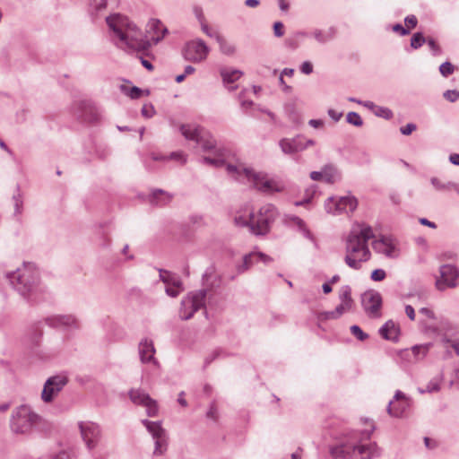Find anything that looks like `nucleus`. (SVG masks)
Here are the masks:
<instances>
[{
	"instance_id": "nucleus-46",
	"label": "nucleus",
	"mask_w": 459,
	"mask_h": 459,
	"mask_svg": "<svg viewBox=\"0 0 459 459\" xmlns=\"http://www.w3.org/2000/svg\"><path fill=\"white\" fill-rule=\"evenodd\" d=\"M439 385H440V379L435 378L431 380L429 385H427L426 391L427 392H437L439 390ZM420 392H425V390H421Z\"/></svg>"
},
{
	"instance_id": "nucleus-59",
	"label": "nucleus",
	"mask_w": 459,
	"mask_h": 459,
	"mask_svg": "<svg viewBox=\"0 0 459 459\" xmlns=\"http://www.w3.org/2000/svg\"><path fill=\"white\" fill-rule=\"evenodd\" d=\"M170 159L179 160L182 163H184L186 161V160L183 156V153H181V152L172 153L170 156Z\"/></svg>"
},
{
	"instance_id": "nucleus-56",
	"label": "nucleus",
	"mask_w": 459,
	"mask_h": 459,
	"mask_svg": "<svg viewBox=\"0 0 459 459\" xmlns=\"http://www.w3.org/2000/svg\"><path fill=\"white\" fill-rule=\"evenodd\" d=\"M405 313L407 315V316L411 319V320H414L415 319V311H414V308L410 306V305H407L405 307Z\"/></svg>"
},
{
	"instance_id": "nucleus-50",
	"label": "nucleus",
	"mask_w": 459,
	"mask_h": 459,
	"mask_svg": "<svg viewBox=\"0 0 459 459\" xmlns=\"http://www.w3.org/2000/svg\"><path fill=\"white\" fill-rule=\"evenodd\" d=\"M416 129V126L414 124H408L405 126L400 128V131L404 135L411 134Z\"/></svg>"
},
{
	"instance_id": "nucleus-51",
	"label": "nucleus",
	"mask_w": 459,
	"mask_h": 459,
	"mask_svg": "<svg viewBox=\"0 0 459 459\" xmlns=\"http://www.w3.org/2000/svg\"><path fill=\"white\" fill-rule=\"evenodd\" d=\"M107 0H92L91 5L97 10H102L106 7Z\"/></svg>"
},
{
	"instance_id": "nucleus-23",
	"label": "nucleus",
	"mask_w": 459,
	"mask_h": 459,
	"mask_svg": "<svg viewBox=\"0 0 459 459\" xmlns=\"http://www.w3.org/2000/svg\"><path fill=\"white\" fill-rule=\"evenodd\" d=\"M139 353L142 362H152L157 365L158 362L154 359L155 348L152 340L143 339L139 345Z\"/></svg>"
},
{
	"instance_id": "nucleus-29",
	"label": "nucleus",
	"mask_w": 459,
	"mask_h": 459,
	"mask_svg": "<svg viewBox=\"0 0 459 459\" xmlns=\"http://www.w3.org/2000/svg\"><path fill=\"white\" fill-rule=\"evenodd\" d=\"M214 37L217 42L220 45L221 51L225 55H233L235 52V47L233 44L229 42L226 39H224L221 35H220L216 31L212 30V36Z\"/></svg>"
},
{
	"instance_id": "nucleus-55",
	"label": "nucleus",
	"mask_w": 459,
	"mask_h": 459,
	"mask_svg": "<svg viewBox=\"0 0 459 459\" xmlns=\"http://www.w3.org/2000/svg\"><path fill=\"white\" fill-rule=\"evenodd\" d=\"M301 71L306 74H309L313 71L312 64L309 62H304L301 65Z\"/></svg>"
},
{
	"instance_id": "nucleus-57",
	"label": "nucleus",
	"mask_w": 459,
	"mask_h": 459,
	"mask_svg": "<svg viewBox=\"0 0 459 459\" xmlns=\"http://www.w3.org/2000/svg\"><path fill=\"white\" fill-rule=\"evenodd\" d=\"M394 30L400 32L402 35H406L409 33V30L404 29L402 25L396 24L394 26Z\"/></svg>"
},
{
	"instance_id": "nucleus-18",
	"label": "nucleus",
	"mask_w": 459,
	"mask_h": 459,
	"mask_svg": "<svg viewBox=\"0 0 459 459\" xmlns=\"http://www.w3.org/2000/svg\"><path fill=\"white\" fill-rule=\"evenodd\" d=\"M410 403L405 395L397 391L394 398L389 403L388 412L394 417H402L409 408Z\"/></svg>"
},
{
	"instance_id": "nucleus-4",
	"label": "nucleus",
	"mask_w": 459,
	"mask_h": 459,
	"mask_svg": "<svg viewBox=\"0 0 459 459\" xmlns=\"http://www.w3.org/2000/svg\"><path fill=\"white\" fill-rule=\"evenodd\" d=\"M370 429H366L361 433L359 444L355 445L354 442L341 443L333 446L330 450V454L333 459H351L352 455L358 451L360 455V459H371L379 455V450L377 445L361 444L363 440L369 438L370 434L373 430L372 424H369Z\"/></svg>"
},
{
	"instance_id": "nucleus-35",
	"label": "nucleus",
	"mask_w": 459,
	"mask_h": 459,
	"mask_svg": "<svg viewBox=\"0 0 459 459\" xmlns=\"http://www.w3.org/2000/svg\"><path fill=\"white\" fill-rule=\"evenodd\" d=\"M121 91L129 96L131 99H138L141 97L142 90L134 86V87H128L126 85H121Z\"/></svg>"
},
{
	"instance_id": "nucleus-11",
	"label": "nucleus",
	"mask_w": 459,
	"mask_h": 459,
	"mask_svg": "<svg viewBox=\"0 0 459 459\" xmlns=\"http://www.w3.org/2000/svg\"><path fill=\"white\" fill-rule=\"evenodd\" d=\"M11 428L14 433L29 431V406L22 404L16 409L11 420Z\"/></svg>"
},
{
	"instance_id": "nucleus-43",
	"label": "nucleus",
	"mask_w": 459,
	"mask_h": 459,
	"mask_svg": "<svg viewBox=\"0 0 459 459\" xmlns=\"http://www.w3.org/2000/svg\"><path fill=\"white\" fill-rule=\"evenodd\" d=\"M351 332L356 338L360 341H364L368 338V335L358 325H352L351 327Z\"/></svg>"
},
{
	"instance_id": "nucleus-27",
	"label": "nucleus",
	"mask_w": 459,
	"mask_h": 459,
	"mask_svg": "<svg viewBox=\"0 0 459 459\" xmlns=\"http://www.w3.org/2000/svg\"><path fill=\"white\" fill-rule=\"evenodd\" d=\"M179 130L186 139L199 142V136L204 129L195 125H181Z\"/></svg>"
},
{
	"instance_id": "nucleus-61",
	"label": "nucleus",
	"mask_w": 459,
	"mask_h": 459,
	"mask_svg": "<svg viewBox=\"0 0 459 459\" xmlns=\"http://www.w3.org/2000/svg\"><path fill=\"white\" fill-rule=\"evenodd\" d=\"M450 161L455 165H459V154L454 153L449 157Z\"/></svg>"
},
{
	"instance_id": "nucleus-22",
	"label": "nucleus",
	"mask_w": 459,
	"mask_h": 459,
	"mask_svg": "<svg viewBox=\"0 0 459 459\" xmlns=\"http://www.w3.org/2000/svg\"><path fill=\"white\" fill-rule=\"evenodd\" d=\"M429 347L430 344L415 345L411 349L403 350L401 356L408 362H416L425 358L429 352Z\"/></svg>"
},
{
	"instance_id": "nucleus-28",
	"label": "nucleus",
	"mask_w": 459,
	"mask_h": 459,
	"mask_svg": "<svg viewBox=\"0 0 459 459\" xmlns=\"http://www.w3.org/2000/svg\"><path fill=\"white\" fill-rule=\"evenodd\" d=\"M358 205V201L354 196L341 197L336 203V209L342 212H353Z\"/></svg>"
},
{
	"instance_id": "nucleus-9",
	"label": "nucleus",
	"mask_w": 459,
	"mask_h": 459,
	"mask_svg": "<svg viewBox=\"0 0 459 459\" xmlns=\"http://www.w3.org/2000/svg\"><path fill=\"white\" fill-rule=\"evenodd\" d=\"M208 52V48L204 41L192 40L186 44L183 49V56L185 59L196 63L204 60Z\"/></svg>"
},
{
	"instance_id": "nucleus-44",
	"label": "nucleus",
	"mask_w": 459,
	"mask_h": 459,
	"mask_svg": "<svg viewBox=\"0 0 459 459\" xmlns=\"http://www.w3.org/2000/svg\"><path fill=\"white\" fill-rule=\"evenodd\" d=\"M444 98L450 102L459 100V91L455 90H448L444 92Z\"/></svg>"
},
{
	"instance_id": "nucleus-47",
	"label": "nucleus",
	"mask_w": 459,
	"mask_h": 459,
	"mask_svg": "<svg viewBox=\"0 0 459 459\" xmlns=\"http://www.w3.org/2000/svg\"><path fill=\"white\" fill-rule=\"evenodd\" d=\"M404 22H405V26L410 30L411 29H413L416 27L418 21H417L416 16L409 15L405 18Z\"/></svg>"
},
{
	"instance_id": "nucleus-49",
	"label": "nucleus",
	"mask_w": 459,
	"mask_h": 459,
	"mask_svg": "<svg viewBox=\"0 0 459 459\" xmlns=\"http://www.w3.org/2000/svg\"><path fill=\"white\" fill-rule=\"evenodd\" d=\"M273 31L276 37H281L284 34V26L281 22H276L273 24Z\"/></svg>"
},
{
	"instance_id": "nucleus-30",
	"label": "nucleus",
	"mask_w": 459,
	"mask_h": 459,
	"mask_svg": "<svg viewBox=\"0 0 459 459\" xmlns=\"http://www.w3.org/2000/svg\"><path fill=\"white\" fill-rule=\"evenodd\" d=\"M82 116L89 123L98 121L100 117L97 108L91 103H84Z\"/></svg>"
},
{
	"instance_id": "nucleus-12",
	"label": "nucleus",
	"mask_w": 459,
	"mask_h": 459,
	"mask_svg": "<svg viewBox=\"0 0 459 459\" xmlns=\"http://www.w3.org/2000/svg\"><path fill=\"white\" fill-rule=\"evenodd\" d=\"M362 304L370 317L381 316L382 297L378 292L374 290L365 292L362 296Z\"/></svg>"
},
{
	"instance_id": "nucleus-32",
	"label": "nucleus",
	"mask_w": 459,
	"mask_h": 459,
	"mask_svg": "<svg viewBox=\"0 0 459 459\" xmlns=\"http://www.w3.org/2000/svg\"><path fill=\"white\" fill-rule=\"evenodd\" d=\"M234 223L238 227H248L251 230V212H238L234 216Z\"/></svg>"
},
{
	"instance_id": "nucleus-1",
	"label": "nucleus",
	"mask_w": 459,
	"mask_h": 459,
	"mask_svg": "<svg viewBox=\"0 0 459 459\" xmlns=\"http://www.w3.org/2000/svg\"><path fill=\"white\" fill-rule=\"evenodd\" d=\"M374 237L373 229L368 224H357L352 228L346 239L344 256L350 268L359 270L364 263L370 260L368 242Z\"/></svg>"
},
{
	"instance_id": "nucleus-25",
	"label": "nucleus",
	"mask_w": 459,
	"mask_h": 459,
	"mask_svg": "<svg viewBox=\"0 0 459 459\" xmlns=\"http://www.w3.org/2000/svg\"><path fill=\"white\" fill-rule=\"evenodd\" d=\"M310 178L315 181L333 183L335 178V169L332 166H325L322 169L321 171L311 172Z\"/></svg>"
},
{
	"instance_id": "nucleus-37",
	"label": "nucleus",
	"mask_w": 459,
	"mask_h": 459,
	"mask_svg": "<svg viewBox=\"0 0 459 459\" xmlns=\"http://www.w3.org/2000/svg\"><path fill=\"white\" fill-rule=\"evenodd\" d=\"M431 183H432V185L434 186V187L437 190H440V191H442V190H450L453 187H455L454 184H452L450 182L445 183V182L441 181L437 178H433L431 179Z\"/></svg>"
},
{
	"instance_id": "nucleus-53",
	"label": "nucleus",
	"mask_w": 459,
	"mask_h": 459,
	"mask_svg": "<svg viewBox=\"0 0 459 459\" xmlns=\"http://www.w3.org/2000/svg\"><path fill=\"white\" fill-rule=\"evenodd\" d=\"M377 115L384 117L385 118H389L392 116V112L387 108H377V110L375 111Z\"/></svg>"
},
{
	"instance_id": "nucleus-19",
	"label": "nucleus",
	"mask_w": 459,
	"mask_h": 459,
	"mask_svg": "<svg viewBox=\"0 0 459 459\" xmlns=\"http://www.w3.org/2000/svg\"><path fill=\"white\" fill-rule=\"evenodd\" d=\"M167 28L156 19H152L147 24L146 39H149L150 46L152 43H158L166 34Z\"/></svg>"
},
{
	"instance_id": "nucleus-63",
	"label": "nucleus",
	"mask_w": 459,
	"mask_h": 459,
	"mask_svg": "<svg viewBox=\"0 0 459 459\" xmlns=\"http://www.w3.org/2000/svg\"><path fill=\"white\" fill-rule=\"evenodd\" d=\"M279 5L282 11H287L289 9V4L285 0H279Z\"/></svg>"
},
{
	"instance_id": "nucleus-40",
	"label": "nucleus",
	"mask_w": 459,
	"mask_h": 459,
	"mask_svg": "<svg viewBox=\"0 0 459 459\" xmlns=\"http://www.w3.org/2000/svg\"><path fill=\"white\" fill-rule=\"evenodd\" d=\"M347 121L356 126H360L362 125V119L360 116L356 112H350L347 115Z\"/></svg>"
},
{
	"instance_id": "nucleus-58",
	"label": "nucleus",
	"mask_w": 459,
	"mask_h": 459,
	"mask_svg": "<svg viewBox=\"0 0 459 459\" xmlns=\"http://www.w3.org/2000/svg\"><path fill=\"white\" fill-rule=\"evenodd\" d=\"M55 459H73L72 455L68 452H62L59 455H57Z\"/></svg>"
},
{
	"instance_id": "nucleus-3",
	"label": "nucleus",
	"mask_w": 459,
	"mask_h": 459,
	"mask_svg": "<svg viewBox=\"0 0 459 459\" xmlns=\"http://www.w3.org/2000/svg\"><path fill=\"white\" fill-rule=\"evenodd\" d=\"M107 22L120 41L129 48L141 51L150 47L149 39L143 36L137 27L127 17L116 14L108 17Z\"/></svg>"
},
{
	"instance_id": "nucleus-26",
	"label": "nucleus",
	"mask_w": 459,
	"mask_h": 459,
	"mask_svg": "<svg viewBox=\"0 0 459 459\" xmlns=\"http://www.w3.org/2000/svg\"><path fill=\"white\" fill-rule=\"evenodd\" d=\"M381 336L386 340L395 341L399 335V327L393 321H387L379 330Z\"/></svg>"
},
{
	"instance_id": "nucleus-6",
	"label": "nucleus",
	"mask_w": 459,
	"mask_h": 459,
	"mask_svg": "<svg viewBox=\"0 0 459 459\" xmlns=\"http://www.w3.org/2000/svg\"><path fill=\"white\" fill-rule=\"evenodd\" d=\"M8 281L13 288L24 299L29 294V270L24 262L22 268L7 274Z\"/></svg>"
},
{
	"instance_id": "nucleus-52",
	"label": "nucleus",
	"mask_w": 459,
	"mask_h": 459,
	"mask_svg": "<svg viewBox=\"0 0 459 459\" xmlns=\"http://www.w3.org/2000/svg\"><path fill=\"white\" fill-rule=\"evenodd\" d=\"M207 417L212 420H216L218 419V411L214 404H212L207 411Z\"/></svg>"
},
{
	"instance_id": "nucleus-21",
	"label": "nucleus",
	"mask_w": 459,
	"mask_h": 459,
	"mask_svg": "<svg viewBox=\"0 0 459 459\" xmlns=\"http://www.w3.org/2000/svg\"><path fill=\"white\" fill-rule=\"evenodd\" d=\"M143 423L146 426L150 433H152L153 438L156 439V454H162V446H165V430L161 428L159 422L143 420Z\"/></svg>"
},
{
	"instance_id": "nucleus-8",
	"label": "nucleus",
	"mask_w": 459,
	"mask_h": 459,
	"mask_svg": "<svg viewBox=\"0 0 459 459\" xmlns=\"http://www.w3.org/2000/svg\"><path fill=\"white\" fill-rule=\"evenodd\" d=\"M340 304L333 311L325 314L326 319H337L344 313L351 312L354 306V301L351 298V289L347 286L342 287L339 292Z\"/></svg>"
},
{
	"instance_id": "nucleus-10",
	"label": "nucleus",
	"mask_w": 459,
	"mask_h": 459,
	"mask_svg": "<svg viewBox=\"0 0 459 459\" xmlns=\"http://www.w3.org/2000/svg\"><path fill=\"white\" fill-rule=\"evenodd\" d=\"M439 273L440 276L436 281V287L439 290L454 288L457 285L459 273L454 265L444 264L440 267Z\"/></svg>"
},
{
	"instance_id": "nucleus-15",
	"label": "nucleus",
	"mask_w": 459,
	"mask_h": 459,
	"mask_svg": "<svg viewBox=\"0 0 459 459\" xmlns=\"http://www.w3.org/2000/svg\"><path fill=\"white\" fill-rule=\"evenodd\" d=\"M373 249L379 254H383L386 257L394 258L398 256L399 250L397 243L389 237H381L372 242Z\"/></svg>"
},
{
	"instance_id": "nucleus-33",
	"label": "nucleus",
	"mask_w": 459,
	"mask_h": 459,
	"mask_svg": "<svg viewBox=\"0 0 459 459\" xmlns=\"http://www.w3.org/2000/svg\"><path fill=\"white\" fill-rule=\"evenodd\" d=\"M335 33H336L335 29L333 27H330L325 30H315L314 37L317 41L324 43V42H326L327 40L332 39L334 37Z\"/></svg>"
},
{
	"instance_id": "nucleus-20",
	"label": "nucleus",
	"mask_w": 459,
	"mask_h": 459,
	"mask_svg": "<svg viewBox=\"0 0 459 459\" xmlns=\"http://www.w3.org/2000/svg\"><path fill=\"white\" fill-rule=\"evenodd\" d=\"M160 277L166 284V292L170 297H177L182 290L181 281L167 271H160Z\"/></svg>"
},
{
	"instance_id": "nucleus-16",
	"label": "nucleus",
	"mask_w": 459,
	"mask_h": 459,
	"mask_svg": "<svg viewBox=\"0 0 459 459\" xmlns=\"http://www.w3.org/2000/svg\"><path fill=\"white\" fill-rule=\"evenodd\" d=\"M131 401L139 405H143L147 409L148 416L153 417L158 413V405L147 394L142 390H131L129 393Z\"/></svg>"
},
{
	"instance_id": "nucleus-39",
	"label": "nucleus",
	"mask_w": 459,
	"mask_h": 459,
	"mask_svg": "<svg viewBox=\"0 0 459 459\" xmlns=\"http://www.w3.org/2000/svg\"><path fill=\"white\" fill-rule=\"evenodd\" d=\"M439 72L444 77H447L455 72V66L450 62H445L439 66Z\"/></svg>"
},
{
	"instance_id": "nucleus-31",
	"label": "nucleus",
	"mask_w": 459,
	"mask_h": 459,
	"mask_svg": "<svg viewBox=\"0 0 459 459\" xmlns=\"http://www.w3.org/2000/svg\"><path fill=\"white\" fill-rule=\"evenodd\" d=\"M242 72L236 69L224 68L221 71L223 82L227 84H232L242 76Z\"/></svg>"
},
{
	"instance_id": "nucleus-24",
	"label": "nucleus",
	"mask_w": 459,
	"mask_h": 459,
	"mask_svg": "<svg viewBox=\"0 0 459 459\" xmlns=\"http://www.w3.org/2000/svg\"><path fill=\"white\" fill-rule=\"evenodd\" d=\"M261 261L264 264H268L273 261V259L267 255L260 252H253L246 255L243 257V264L238 267L240 272H244L248 270L254 262Z\"/></svg>"
},
{
	"instance_id": "nucleus-60",
	"label": "nucleus",
	"mask_w": 459,
	"mask_h": 459,
	"mask_svg": "<svg viewBox=\"0 0 459 459\" xmlns=\"http://www.w3.org/2000/svg\"><path fill=\"white\" fill-rule=\"evenodd\" d=\"M245 4L248 7L255 8L259 5L258 0H246Z\"/></svg>"
},
{
	"instance_id": "nucleus-62",
	"label": "nucleus",
	"mask_w": 459,
	"mask_h": 459,
	"mask_svg": "<svg viewBox=\"0 0 459 459\" xmlns=\"http://www.w3.org/2000/svg\"><path fill=\"white\" fill-rule=\"evenodd\" d=\"M446 342H451L452 348L454 349L455 353L459 355V342H456L455 341H450V340H447Z\"/></svg>"
},
{
	"instance_id": "nucleus-38",
	"label": "nucleus",
	"mask_w": 459,
	"mask_h": 459,
	"mask_svg": "<svg viewBox=\"0 0 459 459\" xmlns=\"http://www.w3.org/2000/svg\"><path fill=\"white\" fill-rule=\"evenodd\" d=\"M425 42H427V39L423 37V35L420 32H417L411 38V46L412 48L417 49Z\"/></svg>"
},
{
	"instance_id": "nucleus-2",
	"label": "nucleus",
	"mask_w": 459,
	"mask_h": 459,
	"mask_svg": "<svg viewBox=\"0 0 459 459\" xmlns=\"http://www.w3.org/2000/svg\"><path fill=\"white\" fill-rule=\"evenodd\" d=\"M227 171L237 180L247 179L254 188L264 193L272 194L282 192L285 189L283 181L269 178L265 173L256 172L243 163L238 162L235 165L229 163Z\"/></svg>"
},
{
	"instance_id": "nucleus-48",
	"label": "nucleus",
	"mask_w": 459,
	"mask_h": 459,
	"mask_svg": "<svg viewBox=\"0 0 459 459\" xmlns=\"http://www.w3.org/2000/svg\"><path fill=\"white\" fill-rule=\"evenodd\" d=\"M142 114L145 117H152L154 115V108L152 105L145 104L142 108Z\"/></svg>"
},
{
	"instance_id": "nucleus-5",
	"label": "nucleus",
	"mask_w": 459,
	"mask_h": 459,
	"mask_svg": "<svg viewBox=\"0 0 459 459\" xmlns=\"http://www.w3.org/2000/svg\"><path fill=\"white\" fill-rule=\"evenodd\" d=\"M275 217L276 210L273 204L261 206L256 212H251V232L255 235L267 234Z\"/></svg>"
},
{
	"instance_id": "nucleus-13",
	"label": "nucleus",
	"mask_w": 459,
	"mask_h": 459,
	"mask_svg": "<svg viewBox=\"0 0 459 459\" xmlns=\"http://www.w3.org/2000/svg\"><path fill=\"white\" fill-rule=\"evenodd\" d=\"M205 291L199 290L193 294L191 298H187L182 301L183 309L180 316L183 319H189L193 314L204 305Z\"/></svg>"
},
{
	"instance_id": "nucleus-45",
	"label": "nucleus",
	"mask_w": 459,
	"mask_h": 459,
	"mask_svg": "<svg viewBox=\"0 0 459 459\" xmlns=\"http://www.w3.org/2000/svg\"><path fill=\"white\" fill-rule=\"evenodd\" d=\"M386 276L385 272L383 269H376L371 273V280L375 281H381Z\"/></svg>"
},
{
	"instance_id": "nucleus-17",
	"label": "nucleus",
	"mask_w": 459,
	"mask_h": 459,
	"mask_svg": "<svg viewBox=\"0 0 459 459\" xmlns=\"http://www.w3.org/2000/svg\"><path fill=\"white\" fill-rule=\"evenodd\" d=\"M313 144V141L307 140L305 142L299 137L293 139L284 138L280 141L281 149L286 154H294L307 149L308 146Z\"/></svg>"
},
{
	"instance_id": "nucleus-34",
	"label": "nucleus",
	"mask_w": 459,
	"mask_h": 459,
	"mask_svg": "<svg viewBox=\"0 0 459 459\" xmlns=\"http://www.w3.org/2000/svg\"><path fill=\"white\" fill-rule=\"evenodd\" d=\"M197 143H200L202 147L207 151L215 147V141L212 139L209 133L204 132V130L202 131L201 135L199 136V142Z\"/></svg>"
},
{
	"instance_id": "nucleus-54",
	"label": "nucleus",
	"mask_w": 459,
	"mask_h": 459,
	"mask_svg": "<svg viewBox=\"0 0 459 459\" xmlns=\"http://www.w3.org/2000/svg\"><path fill=\"white\" fill-rule=\"evenodd\" d=\"M158 195H160L162 197V200L166 202H169L171 199V196L169 194L163 192L162 190H157L153 193V197L155 199H158Z\"/></svg>"
},
{
	"instance_id": "nucleus-7",
	"label": "nucleus",
	"mask_w": 459,
	"mask_h": 459,
	"mask_svg": "<svg viewBox=\"0 0 459 459\" xmlns=\"http://www.w3.org/2000/svg\"><path fill=\"white\" fill-rule=\"evenodd\" d=\"M67 384V377L64 375H57L49 377L41 393V398L45 403H50L60 393Z\"/></svg>"
},
{
	"instance_id": "nucleus-64",
	"label": "nucleus",
	"mask_w": 459,
	"mask_h": 459,
	"mask_svg": "<svg viewBox=\"0 0 459 459\" xmlns=\"http://www.w3.org/2000/svg\"><path fill=\"white\" fill-rule=\"evenodd\" d=\"M420 313L428 316V317H432L433 316V313L431 310H429V308H421L420 310Z\"/></svg>"
},
{
	"instance_id": "nucleus-14",
	"label": "nucleus",
	"mask_w": 459,
	"mask_h": 459,
	"mask_svg": "<svg viewBox=\"0 0 459 459\" xmlns=\"http://www.w3.org/2000/svg\"><path fill=\"white\" fill-rule=\"evenodd\" d=\"M82 437L89 449L96 446L100 437V431L99 426L93 422L86 421L79 424Z\"/></svg>"
},
{
	"instance_id": "nucleus-41",
	"label": "nucleus",
	"mask_w": 459,
	"mask_h": 459,
	"mask_svg": "<svg viewBox=\"0 0 459 459\" xmlns=\"http://www.w3.org/2000/svg\"><path fill=\"white\" fill-rule=\"evenodd\" d=\"M222 157H224V154L220 153L218 158L205 157L204 161L210 165L218 167L223 165L226 162Z\"/></svg>"
},
{
	"instance_id": "nucleus-36",
	"label": "nucleus",
	"mask_w": 459,
	"mask_h": 459,
	"mask_svg": "<svg viewBox=\"0 0 459 459\" xmlns=\"http://www.w3.org/2000/svg\"><path fill=\"white\" fill-rule=\"evenodd\" d=\"M195 15L197 16V18L199 19L200 21V23H201V26H202V30L203 31L208 35V36H212V30L208 27V25L204 22V14H203V11L201 8L199 7H195Z\"/></svg>"
},
{
	"instance_id": "nucleus-42",
	"label": "nucleus",
	"mask_w": 459,
	"mask_h": 459,
	"mask_svg": "<svg viewBox=\"0 0 459 459\" xmlns=\"http://www.w3.org/2000/svg\"><path fill=\"white\" fill-rule=\"evenodd\" d=\"M427 43L430 49L432 50L434 56H438L441 54V47L437 43V41L433 38H428Z\"/></svg>"
}]
</instances>
